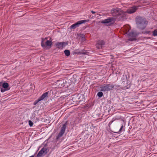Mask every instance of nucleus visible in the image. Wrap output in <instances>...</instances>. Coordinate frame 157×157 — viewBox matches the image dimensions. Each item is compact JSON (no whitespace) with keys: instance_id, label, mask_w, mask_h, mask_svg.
<instances>
[{"instance_id":"4","label":"nucleus","mask_w":157,"mask_h":157,"mask_svg":"<svg viewBox=\"0 0 157 157\" xmlns=\"http://www.w3.org/2000/svg\"><path fill=\"white\" fill-rule=\"evenodd\" d=\"M115 19L113 17H109L107 19H105L101 21V23L106 24L107 26H111L115 23Z\"/></svg>"},{"instance_id":"9","label":"nucleus","mask_w":157,"mask_h":157,"mask_svg":"<svg viewBox=\"0 0 157 157\" xmlns=\"http://www.w3.org/2000/svg\"><path fill=\"white\" fill-rule=\"evenodd\" d=\"M47 153V149L45 147L42 148L41 150L39 152L37 156V157H40L43 155H44Z\"/></svg>"},{"instance_id":"8","label":"nucleus","mask_w":157,"mask_h":157,"mask_svg":"<svg viewBox=\"0 0 157 157\" xmlns=\"http://www.w3.org/2000/svg\"><path fill=\"white\" fill-rule=\"evenodd\" d=\"M48 92H46L43 94L38 99L36 100L34 102L33 105H36L39 102L44 99L46 98H48Z\"/></svg>"},{"instance_id":"7","label":"nucleus","mask_w":157,"mask_h":157,"mask_svg":"<svg viewBox=\"0 0 157 157\" xmlns=\"http://www.w3.org/2000/svg\"><path fill=\"white\" fill-rule=\"evenodd\" d=\"M47 38H42L41 42V45L43 47H44L46 46H51L52 43L51 40H47Z\"/></svg>"},{"instance_id":"1","label":"nucleus","mask_w":157,"mask_h":157,"mask_svg":"<svg viewBox=\"0 0 157 157\" xmlns=\"http://www.w3.org/2000/svg\"><path fill=\"white\" fill-rule=\"evenodd\" d=\"M136 22L137 27L141 30L144 29L147 24V21L145 19L138 17H136Z\"/></svg>"},{"instance_id":"12","label":"nucleus","mask_w":157,"mask_h":157,"mask_svg":"<svg viewBox=\"0 0 157 157\" xmlns=\"http://www.w3.org/2000/svg\"><path fill=\"white\" fill-rule=\"evenodd\" d=\"M137 8L136 6H133L128 9L126 13L127 12L128 13L131 14L134 13L137 10Z\"/></svg>"},{"instance_id":"13","label":"nucleus","mask_w":157,"mask_h":157,"mask_svg":"<svg viewBox=\"0 0 157 157\" xmlns=\"http://www.w3.org/2000/svg\"><path fill=\"white\" fill-rule=\"evenodd\" d=\"M79 98V94H76L74 95L72 98V100L73 102H77L78 101Z\"/></svg>"},{"instance_id":"27","label":"nucleus","mask_w":157,"mask_h":157,"mask_svg":"<svg viewBox=\"0 0 157 157\" xmlns=\"http://www.w3.org/2000/svg\"><path fill=\"white\" fill-rule=\"evenodd\" d=\"M2 82H0V87L2 86Z\"/></svg>"},{"instance_id":"21","label":"nucleus","mask_w":157,"mask_h":157,"mask_svg":"<svg viewBox=\"0 0 157 157\" xmlns=\"http://www.w3.org/2000/svg\"><path fill=\"white\" fill-rule=\"evenodd\" d=\"M123 125H122L121 127L120 128V129L119 131L118 132H117V133H120L121 132L123 129Z\"/></svg>"},{"instance_id":"15","label":"nucleus","mask_w":157,"mask_h":157,"mask_svg":"<svg viewBox=\"0 0 157 157\" xmlns=\"http://www.w3.org/2000/svg\"><path fill=\"white\" fill-rule=\"evenodd\" d=\"M128 35L129 36L132 37H135V36L136 35V33L133 32H128Z\"/></svg>"},{"instance_id":"11","label":"nucleus","mask_w":157,"mask_h":157,"mask_svg":"<svg viewBox=\"0 0 157 157\" xmlns=\"http://www.w3.org/2000/svg\"><path fill=\"white\" fill-rule=\"evenodd\" d=\"M105 43L103 40H98L96 44V47L98 49L102 48V46L105 44Z\"/></svg>"},{"instance_id":"5","label":"nucleus","mask_w":157,"mask_h":157,"mask_svg":"<svg viewBox=\"0 0 157 157\" xmlns=\"http://www.w3.org/2000/svg\"><path fill=\"white\" fill-rule=\"evenodd\" d=\"M67 124V122H66L63 124L62 127L61 128L60 131L58 136L56 137V139L58 140L64 134L65 132L66 126Z\"/></svg>"},{"instance_id":"20","label":"nucleus","mask_w":157,"mask_h":157,"mask_svg":"<svg viewBox=\"0 0 157 157\" xmlns=\"http://www.w3.org/2000/svg\"><path fill=\"white\" fill-rule=\"evenodd\" d=\"M29 124L30 127L33 126V123L30 120L29 121Z\"/></svg>"},{"instance_id":"3","label":"nucleus","mask_w":157,"mask_h":157,"mask_svg":"<svg viewBox=\"0 0 157 157\" xmlns=\"http://www.w3.org/2000/svg\"><path fill=\"white\" fill-rule=\"evenodd\" d=\"M116 85L105 84L100 87V90L103 92H106L113 90L115 87H116Z\"/></svg>"},{"instance_id":"19","label":"nucleus","mask_w":157,"mask_h":157,"mask_svg":"<svg viewBox=\"0 0 157 157\" xmlns=\"http://www.w3.org/2000/svg\"><path fill=\"white\" fill-rule=\"evenodd\" d=\"M153 35L154 36H157V30H155L153 32Z\"/></svg>"},{"instance_id":"6","label":"nucleus","mask_w":157,"mask_h":157,"mask_svg":"<svg viewBox=\"0 0 157 157\" xmlns=\"http://www.w3.org/2000/svg\"><path fill=\"white\" fill-rule=\"evenodd\" d=\"M89 21V20H81L77 21L75 24L72 25L70 26V29H75L77 27L79 26V25L81 24L85 23L86 22H88Z\"/></svg>"},{"instance_id":"2","label":"nucleus","mask_w":157,"mask_h":157,"mask_svg":"<svg viewBox=\"0 0 157 157\" xmlns=\"http://www.w3.org/2000/svg\"><path fill=\"white\" fill-rule=\"evenodd\" d=\"M110 13L114 17H117L121 16L123 17H124L126 12H124L121 9L116 8L112 9L111 10Z\"/></svg>"},{"instance_id":"14","label":"nucleus","mask_w":157,"mask_h":157,"mask_svg":"<svg viewBox=\"0 0 157 157\" xmlns=\"http://www.w3.org/2000/svg\"><path fill=\"white\" fill-rule=\"evenodd\" d=\"M9 86V84L7 82H4L3 83L2 85V87L4 89H8V88Z\"/></svg>"},{"instance_id":"26","label":"nucleus","mask_w":157,"mask_h":157,"mask_svg":"<svg viewBox=\"0 0 157 157\" xmlns=\"http://www.w3.org/2000/svg\"><path fill=\"white\" fill-rule=\"evenodd\" d=\"M91 12L93 13H96V12L94 11H93V10H92L91 11Z\"/></svg>"},{"instance_id":"17","label":"nucleus","mask_w":157,"mask_h":157,"mask_svg":"<svg viewBox=\"0 0 157 157\" xmlns=\"http://www.w3.org/2000/svg\"><path fill=\"white\" fill-rule=\"evenodd\" d=\"M97 95L99 98H100L103 95V93L102 92H98L97 94Z\"/></svg>"},{"instance_id":"28","label":"nucleus","mask_w":157,"mask_h":157,"mask_svg":"<svg viewBox=\"0 0 157 157\" xmlns=\"http://www.w3.org/2000/svg\"><path fill=\"white\" fill-rule=\"evenodd\" d=\"M29 157H35L34 155H33L31 156H29Z\"/></svg>"},{"instance_id":"10","label":"nucleus","mask_w":157,"mask_h":157,"mask_svg":"<svg viewBox=\"0 0 157 157\" xmlns=\"http://www.w3.org/2000/svg\"><path fill=\"white\" fill-rule=\"evenodd\" d=\"M67 45V42H58L56 44V45L59 49H62Z\"/></svg>"},{"instance_id":"25","label":"nucleus","mask_w":157,"mask_h":157,"mask_svg":"<svg viewBox=\"0 0 157 157\" xmlns=\"http://www.w3.org/2000/svg\"><path fill=\"white\" fill-rule=\"evenodd\" d=\"M81 37H82V38H84V35L83 34H81Z\"/></svg>"},{"instance_id":"18","label":"nucleus","mask_w":157,"mask_h":157,"mask_svg":"<svg viewBox=\"0 0 157 157\" xmlns=\"http://www.w3.org/2000/svg\"><path fill=\"white\" fill-rule=\"evenodd\" d=\"M10 88L9 89H4V88L2 87L1 88V91L3 93L5 92L6 91L8 90H9Z\"/></svg>"},{"instance_id":"16","label":"nucleus","mask_w":157,"mask_h":157,"mask_svg":"<svg viewBox=\"0 0 157 157\" xmlns=\"http://www.w3.org/2000/svg\"><path fill=\"white\" fill-rule=\"evenodd\" d=\"M64 52L65 55L67 56H68L70 55V52L68 50H65L64 51Z\"/></svg>"},{"instance_id":"24","label":"nucleus","mask_w":157,"mask_h":157,"mask_svg":"<svg viewBox=\"0 0 157 157\" xmlns=\"http://www.w3.org/2000/svg\"><path fill=\"white\" fill-rule=\"evenodd\" d=\"M145 33L146 34H149L150 33V31H147L145 32Z\"/></svg>"},{"instance_id":"23","label":"nucleus","mask_w":157,"mask_h":157,"mask_svg":"<svg viewBox=\"0 0 157 157\" xmlns=\"http://www.w3.org/2000/svg\"><path fill=\"white\" fill-rule=\"evenodd\" d=\"M136 39L135 38H130L129 39H128V40L129 41H133V40H134Z\"/></svg>"},{"instance_id":"22","label":"nucleus","mask_w":157,"mask_h":157,"mask_svg":"<svg viewBox=\"0 0 157 157\" xmlns=\"http://www.w3.org/2000/svg\"><path fill=\"white\" fill-rule=\"evenodd\" d=\"M117 119H114V118H113V120L110 121L109 122V125H111L112 123L115 121V120H117Z\"/></svg>"}]
</instances>
